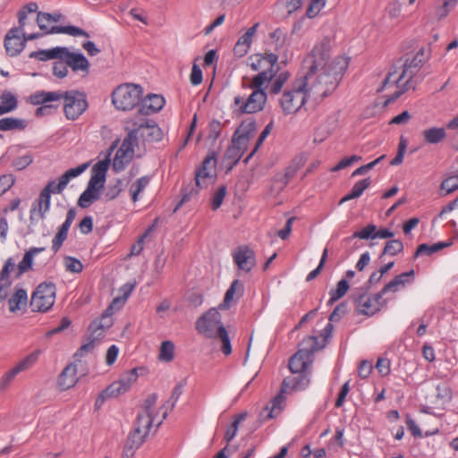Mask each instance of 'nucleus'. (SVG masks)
<instances>
[{"mask_svg":"<svg viewBox=\"0 0 458 458\" xmlns=\"http://www.w3.org/2000/svg\"><path fill=\"white\" fill-rule=\"evenodd\" d=\"M313 359L307 358L301 353L296 352L293 355L288 362V367L293 374H298L290 379V386L295 391L304 390L310 384V373L308 368L311 365Z\"/></svg>","mask_w":458,"mask_h":458,"instance_id":"nucleus-5","label":"nucleus"},{"mask_svg":"<svg viewBox=\"0 0 458 458\" xmlns=\"http://www.w3.org/2000/svg\"><path fill=\"white\" fill-rule=\"evenodd\" d=\"M62 48L64 51L61 53L62 57L59 60L64 61L73 72L82 71L89 72V63L83 54L71 52L65 47H62Z\"/></svg>","mask_w":458,"mask_h":458,"instance_id":"nucleus-16","label":"nucleus"},{"mask_svg":"<svg viewBox=\"0 0 458 458\" xmlns=\"http://www.w3.org/2000/svg\"><path fill=\"white\" fill-rule=\"evenodd\" d=\"M414 276V270L411 269L408 272L402 273L394 277L389 283H387L380 291L381 294H386V293L393 292L395 293L399 290L400 286L404 287L407 284H410L411 280L408 279V277Z\"/></svg>","mask_w":458,"mask_h":458,"instance_id":"nucleus-27","label":"nucleus"},{"mask_svg":"<svg viewBox=\"0 0 458 458\" xmlns=\"http://www.w3.org/2000/svg\"><path fill=\"white\" fill-rule=\"evenodd\" d=\"M216 152L210 151L195 171V187L191 186L182 189V198L174 207V212H176L184 202L189 201L193 196H197L200 189L208 187L207 180L214 177L211 170L216 168Z\"/></svg>","mask_w":458,"mask_h":458,"instance_id":"nucleus-2","label":"nucleus"},{"mask_svg":"<svg viewBox=\"0 0 458 458\" xmlns=\"http://www.w3.org/2000/svg\"><path fill=\"white\" fill-rule=\"evenodd\" d=\"M278 72V67L276 69L275 68H267L260 72H259L257 75H255L252 79L250 88L254 90H265L263 86L266 83L270 82L276 74Z\"/></svg>","mask_w":458,"mask_h":458,"instance_id":"nucleus-30","label":"nucleus"},{"mask_svg":"<svg viewBox=\"0 0 458 458\" xmlns=\"http://www.w3.org/2000/svg\"><path fill=\"white\" fill-rule=\"evenodd\" d=\"M126 300H123V296H119L114 298L112 302L109 304V306L105 310V311L102 314V319L106 320V318L109 319L110 317L114 314V310L116 307L118 310L123 306Z\"/></svg>","mask_w":458,"mask_h":458,"instance_id":"nucleus-58","label":"nucleus"},{"mask_svg":"<svg viewBox=\"0 0 458 458\" xmlns=\"http://www.w3.org/2000/svg\"><path fill=\"white\" fill-rule=\"evenodd\" d=\"M254 57L256 58V61L250 64V67L253 71H259L261 69L264 63L269 64L268 68H275L276 65L277 66L278 55L274 53H266L265 55L258 54L255 55Z\"/></svg>","mask_w":458,"mask_h":458,"instance_id":"nucleus-35","label":"nucleus"},{"mask_svg":"<svg viewBox=\"0 0 458 458\" xmlns=\"http://www.w3.org/2000/svg\"><path fill=\"white\" fill-rule=\"evenodd\" d=\"M17 106V98L11 91L4 90L0 96V115L13 112Z\"/></svg>","mask_w":458,"mask_h":458,"instance_id":"nucleus-32","label":"nucleus"},{"mask_svg":"<svg viewBox=\"0 0 458 458\" xmlns=\"http://www.w3.org/2000/svg\"><path fill=\"white\" fill-rule=\"evenodd\" d=\"M55 284L53 283L40 284L34 293L30 300V308L32 311L47 312L55 301Z\"/></svg>","mask_w":458,"mask_h":458,"instance_id":"nucleus-7","label":"nucleus"},{"mask_svg":"<svg viewBox=\"0 0 458 458\" xmlns=\"http://www.w3.org/2000/svg\"><path fill=\"white\" fill-rule=\"evenodd\" d=\"M427 59H428V55L425 57V49L422 47L411 60L407 59L405 61L403 72L395 82H400L403 78L408 77L405 85L411 84L413 76L422 67Z\"/></svg>","mask_w":458,"mask_h":458,"instance_id":"nucleus-14","label":"nucleus"},{"mask_svg":"<svg viewBox=\"0 0 458 458\" xmlns=\"http://www.w3.org/2000/svg\"><path fill=\"white\" fill-rule=\"evenodd\" d=\"M153 422V415H148L139 412L134 422V428H139V430L141 434L148 436Z\"/></svg>","mask_w":458,"mask_h":458,"instance_id":"nucleus-43","label":"nucleus"},{"mask_svg":"<svg viewBox=\"0 0 458 458\" xmlns=\"http://www.w3.org/2000/svg\"><path fill=\"white\" fill-rule=\"evenodd\" d=\"M452 392L446 385H437L436 387V401L435 405H442L447 401L451 400Z\"/></svg>","mask_w":458,"mask_h":458,"instance_id":"nucleus-51","label":"nucleus"},{"mask_svg":"<svg viewBox=\"0 0 458 458\" xmlns=\"http://www.w3.org/2000/svg\"><path fill=\"white\" fill-rule=\"evenodd\" d=\"M62 14L60 13H48L44 12H38L37 16V23L41 30H44L46 34H56V33H64L69 34L73 37L83 36L89 37V33L84 30L72 26H53L50 29H47V26L45 23H42V20H46L48 21L57 22L61 20Z\"/></svg>","mask_w":458,"mask_h":458,"instance_id":"nucleus-8","label":"nucleus"},{"mask_svg":"<svg viewBox=\"0 0 458 458\" xmlns=\"http://www.w3.org/2000/svg\"><path fill=\"white\" fill-rule=\"evenodd\" d=\"M288 388H292V386H290V379L284 378L281 385L280 393L276 395L268 403L270 404V407H273L275 411L277 410V413L281 411V405L284 399V394L287 392Z\"/></svg>","mask_w":458,"mask_h":458,"instance_id":"nucleus-47","label":"nucleus"},{"mask_svg":"<svg viewBox=\"0 0 458 458\" xmlns=\"http://www.w3.org/2000/svg\"><path fill=\"white\" fill-rule=\"evenodd\" d=\"M140 129H131L122 142L121 147L117 149L115 156L131 161L134 155V146L138 144Z\"/></svg>","mask_w":458,"mask_h":458,"instance_id":"nucleus-19","label":"nucleus"},{"mask_svg":"<svg viewBox=\"0 0 458 458\" xmlns=\"http://www.w3.org/2000/svg\"><path fill=\"white\" fill-rule=\"evenodd\" d=\"M255 130L256 121L253 118L242 121L233 135V141H236L242 145H248V142L250 138H252Z\"/></svg>","mask_w":458,"mask_h":458,"instance_id":"nucleus-24","label":"nucleus"},{"mask_svg":"<svg viewBox=\"0 0 458 458\" xmlns=\"http://www.w3.org/2000/svg\"><path fill=\"white\" fill-rule=\"evenodd\" d=\"M324 347L325 344H320L316 335H310L299 344V350L297 352L307 358L312 359L313 353Z\"/></svg>","mask_w":458,"mask_h":458,"instance_id":"nucleus-26","label":"nucleus"},{"mask_svg":"<svg viewBox=\"0 0 458 458\" xmlns=\"http://www.w3.org/2000/svg\"><path fill=\"white\" fill-rule=\"evenodd\" d=\"M403 243L400 240H391L386 242V245L383 249L382 253L379 256V259L383 258L385 255L395 256L403 251Z\"/></svg>","mask_w":458,"mask_h":458,"instance_id":"nucleus-49","label":"nucleus"},{"mask_svg":"<svg viewBox=\"0 0 458 458\" xmlns=\"http://www.w3.org/2000/svg\"><path fill=\"white\" fill-rule=\"evenodd\" d=\"M406 148H407V140L403 136H401L399 145H398L397 155L394 158H393L390 161L391 165H398L403 163Z\"/></svg>","mask_w":458,"mask_h":458,"instance_id":"nucleus-60","label":"nucleus"},{"mask_svg":"<svg viewBox=\"0 0 458 458\" xmlns=\"http://www.w3.org/2000/svg\"><path fill=\"white\" fill-rule=\"evenodd\" d=\"M113 326V318L112 317L106 318V320L100 318V320L95 319L89 326V331L94 335L95 338H102L104 335L102 331L105 329H108Z\"/></svg>","mask_w":458,"mask_h":458,"instance_id":"nucleus-40","label":"nucleus"},{"mask_svg":"<svg viewBox=\"0 0 458 458\" xmlns=\"http://www.w3.org/2000/svg\"><path fill=\"white\" fill-rule=\"evenodd\" d=\"M174 344L171 341H164L161 344L159 357L165 361H171L174 359Z\"/></svg>","mask_w":458,"mask_h":458,"instance_id":"nucleus-55","label":"nucleus"},{"mask_svg":"<svg viewBox=\"0 0 458 458\" xmlns=\"http://www.w3.org/2000/svg\"><path fill=\"white\" fill-rule=\"evenodd\" d=\"M451 244V242H439L432 245H428L427 243L420 244L414 253L413 258L416 259L420 255H432L433 253H436L444 248L450 246Z\"/></svg>","mask_w":458,"mask_h":458,"instance_id":"nucleus-38","label":"nucleus"},{"mask_svg":"<svg viewBox=\"0 0 458 458\" xmlns=\"http://www.w3.org/2000/svg\"><path fill=\"white\" fill-rule=\"evenodd\" d=\"M110 160L108 158L98 161L94 165L91 171L90 179L87 184V188L100 194L104 188Z\"/></svg>","mask_w":458,"mask_h":458,"instance_id":"nucleus-13","label":"nucleus"},{"mask_svg":"<svg viewBox=\"0 0 458 458\" xmlns=\"http://www.w3.org/2000/svg\"><path fill=\"white\" fill-rule=\"evenodd\" d=\"M165 98L161 95L148 94L142 98L138 112L143 115H149L159 112L165 106Z\"/></svg>","mask_w":458,"mask_h":458,"instance_id":"nucleus-21","label":"nucleus"},{"mask_svg":"<svg viewBox=\"0 0 458 458\" xmlns=\"http://www.w3.org/2000/svg\"><path fill=\"white\" fill-rule=\"evenodd\" d=\"M216 334V338H219L222 341V352L226 356L230 355L232 353V344L228 332L225 326H219L218 332Z\"/></svg>","mask_w":458,"mask_h":458,"instance_id":"nucleus-50","label":"nucleus"},{"mask_svg":"<svg viewBox=\"0 0 458 458\" xmlns=\"http://www.w3.org/2000/svg\"><path fill=\"white\" fill-rule=\"evenodd\" d=\"M259 23L257 22L247 30V31L239 38L234 47L233 53L237 57H243L249 51L252 39L257 33Z\"/></svg>","mask_w":458,"mask_h":458,"instance_id":"nucleus-23","label":"nucleus"},{"mask_svg":"<svg viewBox=\"0 0 458 458\" xmlns=\"http://www.w3.org/2000/svg\"><path fill=\"white\" fill-rule=\"evenodd\" d=\"M330 41L328 38H324L319 44L315 46L312 52L304 59V67L308 69L305 74V79L312 80L319 67L328 66L330 55Z\"/></svg>","mask_w":458,"mask_h":458,"instance_id":"nucleus-6","label":"nucleus"},{"mask_svg":"<svg viewBox=\"0 0 458 458\" xmlns=\"http://www.w3.org/2000/svg\"><path fill=\"white\" fill-rule=\"evenodd\" d=\"M233 257L238 267L246 272H250L256 265L255 253L247 246H240Z\"/></svg>","mask_w":458,"mask_h":458,"instance_id":"nucleus-17","label":"nucleus"},{"mask_svg":"<svg viewBox=\"0 0 458 458\" xmlns=\"http://www.w3.org/2000/svg\"><path fill=\"white\" fill-rule=\"evenodd\" d=\"M119 395V390L116 389V385H110L104 389L96 400L95 406L99 408L107 398L115 397Z\"/></svg>","mask_w":458,"mask_h":458,"instance_id":"nucleus-53","label":"nucleus"},{"mask_svg":"<svg viewBox=\"0 0 458 458\" xmlns=\"http://www.w3.org/2000/svg\"><path fill=\"white\" fill-rule=\"evenodd\" d=\"M377 226L374 224H369L364 228H362L360 231H356L353 233V234L350 237L345 238V242H349L351 240L354 238H359L361 240H374L375 233H376Z\"/></svg>","mask_w":458,"mask_h":458,"instance_id":"nucleus-46","label":"nucleus"},{"mask_svg":"<svg viewBox=\"0 0 458 458\" xmlns=\"http://www.w3.org/2000/svg\"><path fill=\"white\" fill-rule=\"evenodd\" d=\"M62 47H56L51 49H41L38 51H33L29 55L30 58L38 59L39 61H47L51 59H59L62 57L61 53L63 52Z\"/></svg>","mask_w":458,"mask_h":458,"instance_id":"nucleus-37","label":"nucleus"},{"mask_svg":"<svg viewBox=\"0 0 458 458\" xmlns=\"http://www.w3.org/2000/svg\"><path fill=\"white\" fill-rule=\"evenodd\" d=\"M146 437L140 432L139 428H133V430L129 434L125 441L122 457L132 458L135 451L144 443Z\"/></svg>","mask_w":458,"mask_h":458,"instance_id":"nucleus-22","label":"nucleus"},{"mask_svg":"<svg viewBox=\"0 0 458 458\" xmlns=\"http://www.w3.org/2000/svg\"><path fill=\"white\" fill-rule=\"evenodd\" d=\"M422 134L425 142L428 144H437L446 137L445 130L438 127L427 129L423 131Z\"/></svg>","mask_w":458,"mask_h":458,"instance_id":"nucleus-39","label":"nucleus"},{"mask_svg":"<svg viewBox=\"0 0 458 458\" xmlns=\"http://www.w3.org/2000/svg\"><path fill=\"white\" fill-rule=\"evenodd\" d=\"M89 166V163H84L78 165L77 167L67 170L60 177L64 181L66 184L69 183L70 180L81 174Z\"/></svg>","mask_w":458,"mask_h":458,"instance_id":"nucleus-57","label":"nucleus"},{"mask_svg":"<svg viewBox=\"0 0 458 458\" xmlns=\"http://www.w3.org/2000/svg\"><path fill=\"white\" fill-rule=\"evenodd\" d=\"M45 250V247H31L27 250L24 253L22 259L17 265L14 277L18 279L26 272L32 270L34 257L37 254L43 252Z\"/></svg>","mask_w":458,"mask_h":458,"instance_id":"nucleus-25","label":"nucleus"},{"mask_svg":"<svg viewBox=\"0 0 458 458\" xmlns=\"http://www.w3.org/2000/svg\"><path fill=\"white\" fill-rule=\"evenodd\" d=\"M143 89L140 85L123 83L116 87L112 93V103L122 111H130L140 105Z\"/></svg>","mask_w":458,"mask_h":458,"instance_id":"nucleus-4","label":"nucleus"},{"mask_svg":"<svg viewBox=\"0 0 458 458\" xmlns=\"http://www.w3.org/2000/svg\"><path fill=\"white\" fill-rule=\"evenodd\" d=\"M184 385H185L184 382H179L174 387L170 398L161 407V409L165 410V411L163 412V416H162L163 420H165L167 417L168 411H172L174 408L178 399L180 398V396L182 394Z\"/></svg>","mask_w":458,"mask_h":458,"instance_id":"nucleus-36","label":"nucleus"},{"mask_svg":"<svg viewBox=\"0 0 458 458\" xmlns=\"http://www.w3.org/2000/svg\"><path fill=\"white\" fill-rule=\"evenodd\" d=\"M273 128V122H270L269 123H267L266 125V127L264 128V130L262 131V132L260 133L257 142H256V145L253 148V150L247 156V157L244 159V163H248L249 160L254 156V154L256 153V151L259 149V148L261 146V144L263 143V141L266 140V138L269 135V133L271 132V130Z\"/></svg>","mask_w":458,"mask_h":458,"instance_id":"nucleus-54","label":"nucleus"},{"mask_svg":"<svg viewBox=\"0 0 458 458\" xmlns=\"http://www.w3.org/2000/svg\"><path fill=\"white\" fill-rule=\"evenodd\" d=\"M32 156L30 154H26L21 157H16L13 161L12 165L16 170L21 171L28 167L32 163Z\"/></svg>","mask_w":458,"mask_h":458,"instance_id":"nucleus-64","label":"nucleus"},{"mask_svg":"<svg viewBox=\"0 0 458 458\" xmlns=\"http://www.w3.org/2000/svg\"><path fill=\"white\" fill-rule=\"evenodd\" d=\"M226 191H227V188L225 185H222L218 188V190L215 192L213 198H212V202H211V205H212V208L214 210H216L218 209L222 203H223V200L225 197V194H226Z\"/></svg>","mask_w":458,"mask_h":458,"instance_id":"nucleus-63","label":"nucleus"},{"mask_svg":"<svg viewBox=\"0 0 458 458\" xmlns=\"http://www.w3.org/2000/svg\"><path fill=\"white\" fill-rule=\"evenodd\" d=\"M122 191L123 181L121 179H116L115 183L114 185H109L107 187L105 197L108 200H113L120 194Z\"/></svg>","mask_w":458,"mask_h":458,"instance_id":"nucleus-62","label":"nucleus"},{"mask_svg":"<svg viewBox=\"0 0 458 458\" xmlns=\"http://www.w3.org/2000/svg\"><path fill=\"white\" fill-rule=\"evenodd\" d=\"M15 268L14 259L10 257L5 261L0 271V302L8 296L9 289L13 284L11 272Z\"/></svg>","mask_w":458,"mask_h":458,"instance_id":"nucleus-20","label":"nucleus"},{"mask_svg":"<svg viewBox=\"0 0 458 458\" xmlns=\"http://www.w3.org/2000/svg\"><path fill=\"white\" fill-rule=\"evenodd\" d=\"M28 294L27 291L23 288L15 286L13 294L8 299L9 310L16 312L27 306Z\"/></svg>","mask_w":458,"mask_h":458,"instance_id":"nucleus-29","label":"nucleus"},{"mask_svg":"<svg viewBox=\"0 0 458 458\" xmlns=\"http://www.w3.org/2000/svg\"><path fill=\"white\" fill-rule=\"evenodd\" d=\"M126 300H123V296H119L114 298L112 302L109 304V306L105 310V311L102 314V319L106 320V318L109 319L110 317L114 314V310L116 307L118 310L123 306Z\"/></svg>","mask_w":458,"mask_h":458,"instance_id":"nucleus-59","label":"nucleus"},{"mask_svg":"<svg viewBox=\"0 0 458 458\" xmlns=\"http://www.w3.org/2000/svg\"><path fill=\"white\" fill-rule=\"evenodd\" d=\"M28 126V122L24 119L15 117H4L0 119V131H23Z\"/></svg>","mask_w":458,"mask_h":458,"instance_id":"nucleus-34","label":"nucleus"},{"mask_svg":"<svg viewBox=\"0 0 458 458\" xmlns=\"http://www.w3.org/2000/svg\"><path fill=\"white\" fill-rule=\"evenodd\" d=\"M4 48L8 55L17 56L25 47L20 28L11 29L4 37Z\"/></svg>","mask_w":458,"mask_h":458,"instance_id":"nucleus-15","label":"nucleus"},{"mask_svg":"<svg viewBox=\"0 0 458 458\" xmlns=\"http://www.w3.org/2000/svg\"><path fill=\"white\" fill-rule=\"evenodd\" d=\"M76 374V365L72 363L67 365L58 377L59 386L63 390H66L73 386L78 381Z\"/></svg>","mask_w":458,"mask_h":458,"instance_id":"nucleus-28","label":"nucleus"},{"mask_svg":"<svg viewBox=\"0 0 458 458\" xmlns=\"http://www.w3.org/2000/svg\"><path fill=\"white\" fill-rule=\"evenodd\" d=\"M441 190H445V195L450 194L456 190H458V174L449 176L448 178L445 179L440 186Z\"/></svg>","mask_w":458,"mask_h":458,"instance_id":"nucleus-61","label":"nucleus"},{"mask_svg":"<svg viewBox=\"0 0 458 458\" xmlns=\"http://www.w3.org/2000/svg\"><path fill=\"white\" fill-rule=\"evenodd\" d=\"M310 79H305V75L293 81L292 89L285 90L279 102L285 114L297 113L306 103L309 96L308 87Z\"/></svg>","mask_w":458,"mask_h":458,"instance_id":"nucleus-3","label":"nucleus"},{"mask_svg":"<svg viewBox=\"0 0 458 458\" xmlns=\"http://www.w3.org/2000/svg\"><path fill=\"white\" fill-rule=\"evenodd\" d=\"M133 129L139 130V136L147 137L151 141H159L163 138V132L153 120L144 119L133 123Z\"/></svg>","mask_w":458,"mask_h":458,"instance_id":"nucleus-18","label":"nucleus"},{"mask_svg":"<svg viewBox=\"0 0 458 458\" xmlns=\"http://www.w3.org/2000/svg\"><path fill=\"white\" fill-rule=\"evenodd\" d=\"M361 291L362 293L353 297L356 312L371 317L378 312L384 305L385 301H382L383 294L378 292L371 296H368L365 290Z\"/></svg>","mask_w":458,"mask_h":458,"instance_id":"nucleus-12","label":"nucleus"},{"mask_svg":"<svg viewBox=\"0 0 458 458\" xmlns=\"http://www.w3.org/2000/svg\"><path fill=\"white\" fill-rule=\"evenodd\" d=\"M64 264L66 271L72 273H81L83 269L82 263L76 258L66 256L64 259Z\"/></svg>","mask_w":458,"mask_h":458,"instance_id":"nucleus-56","label":"nucleus"},{"mask_svg":"<svg viewBox=\"0 0 458 458\" xmlns=\"http://www.w3.org/2000/svg\"><path fill=\"white\" fill-rule=\"evenodd\" d=\"M267 99V93L265 90H254L244 101L241 96H236L233 100L234 106H238L240 114H255L262 111Z\"/></svg>","mask_w":458,"mask_h":458,"instance_id":"nucleus-11","label":"nucleus"},{"mask_svg":"<svg viewBox=\"0 0 458 458\" xmlns=\"http://www.w3.org/2000/svg\"><path fill=\"white\" fill-rule=\"evenodd\" d=\"M64 99V112L69 120H76L88 107L86 94L79 90L65 91Z\"/></svg>","mask_w":458,"mask_h":458,"instance_id":"nucleus-9","label":"nucleus"},{"mask_svg":"<svg viewBox=\"0 0 458 458\" xmlns=\"http://www.w3.org/2000/svg\"><path fill=\"white\" fill-rule=\"evenodd\" d=\"M38 202V213L40 219H44L46 217V213L48 212L51 204V194L49 193L48 189H42Z\"/></svg>","mask_w":458,"mask_h":458,"instance_id":"nucleus-42","label":"nucleus"},{"mask_svg":"<svg viewBox=\"0 0 458 458\" xmlns=\"http://www.w3.org/2000/svg\"><path fill=\"white\" fill-rule=\"evenodd\" d=\"M100 194L88 188L81 194L78 199V206L82 208H89L93 202L98 200Z\"/></svg>","mask_w":458,"mask_h":458,"instance_id":"nucleus-48","label":"nucleus"},{"mask_svg":"<svg viewBox=\"0 0 458 458\" xmlns=\"http://www.w3.org/2000/svg\"><path fill=\"white\" fill-rule=\"evenodd\" d=\"M370 184H371L370 177H367L365 179L358 181L352 186L350 192L341 199V200L339 201V204L341 205V204H343L346 201H349L351 199L360 198L363 194L364 191L370 186Z\"/></svg>","mask_w":458,"mask_h":458,"instance_id":"nucleus-31","label":"nucleus"},{"mask_svg":"<svg viewBox=\"0 0 458 458\" xmlns=\"http://www.w3.org/2000/svg\"><path fill=\"white\" fill-rule=\"evenodd\" d=\"M221 322V315L216 308L209 309L201 315L196 321V330L206 338H216Z\"/></svg>","mask_w":458,"mask_h":458,"instance_id":"nucleus-10","label":"nucleus"},{"mask_svg":"<svg viewBox=\"0 0 458 458\" xmlns=\"http://www.w3.org/2000/svg\"><path fill=\"white\" fill-rule=\"evenodd\" d=\"M246 148L247 145H242L232 140V145L227 148L225 153V158L232 160L229 169H232L240 161Z\"/></svg>","mask_w":458,"mask_h":458,"instance_id":"nucleus-33","label":"nucleus"},{"mask_svg":"<svg viewBox=\"0 0 458 458\" xmlns=\"http://www.w3.org/2000/svg\"><path fill=\"white\" fill-rule=\"evenodd\" d=\"M236 292H239L240 295H242L243 293V284L238 279L233 280L230 287L227 289L224 301L219 305L220 310H226L229 307V302L233 299L234 293Z\"/></svg>","mask_w":458,"mask_h":458,"instance_id":"nucleus-41","label":"nucleus"},{"mask_svg":"<svg viewBox=\"0 0 458 458\" xmlns=\"http://www.w3.org/2000/svg\"><path fill=\"white\" fill-rule=\"evenodd\" d=\"M40 350L34 351L33 352L30 353L28 356H26L24 359H22L16 366V369L20 372L29 369L30 367L33 366V364L36 363L38 360Z\"/></svg>","mask_w":458,"mask_h":458,"instance_id":"nucleus-52","label":"nucleus"},{"mask_svg":"<svg viewBox=\"0 0 458 458\" xmlns=\"http://www.w3.org/2000/svg\"><path fill=\"white\" fill-rule=\"evenodd\" d=\"M349 64L348 58L338 56L328 66L319 67L316 78L310 81L309 96L324 99L337 87Z\"/></svg>","mask_w":458,"mask_h":458,"instance_id":"nucleus-1","label":"nucleus"},{"mask_svg":"<svg viewBox=\"0 0 458 458\" xmlns=\"http://www.w3.org/2000/svg\"><path fill=\"white\" fill-rule=\"evenodd\" d=\"M247 416H248L247 411L238 413L237 415L234 416L233 421L228 427V428L226 429V432L225 434V440L227 443L231 442L234 438V437L237 434L239 425L246 420Z\"/></svg>","mask_w":458,"mask_h":458,"instance_id":"nucleus-44","label":"nucleus"},{"mask_svg":"<svg viewBox=\"0 0 458 458\" xmlns=\"http://www.w3.org/2000/svg\"><path fill=\"white\" fill-rule=\"evenodd\" d=\"M289 78H290L289 72L284 71L278 74L276 73V76L274 77V81L271 83V86L268 89V93L270 95L278 94L282 90L284 85L289 80Z\"/></svg>","mask_w":458,"mask_h":458,"instance_id":"nucleus-45","label":"nucleus"}]
</instances>
